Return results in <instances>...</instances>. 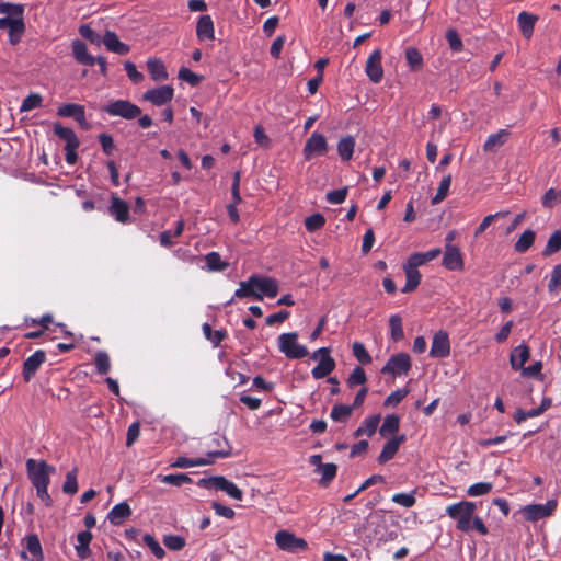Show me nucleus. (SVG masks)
Returning <instances> with one entry per match:
<instances>
[{
  "label": "nucleus",
  "instance_id": "nucleus-1",
  "mask_svg": "<svg viewBox=\"0 0 561 561\" xmlns=\"http://www.w3.org/2000/svg\"><path fill=\"white\" fill-rule=\"evenodd\" d=\"M476 504L472 502L458 503V529L463 531L476 530L480 535H486L488 528L483 520L474 516Z\"/></svg>",
  "mask_w": 561,
  "mask_h": 561
},
{
  "label": "nucleus",
  "instance_id": "nucleus-2",
  "mask_svg": "<svg viewBox=\"0 0 561 561\" xmlns=\"http://www.w3.org/2000/svg\"><path fill=\"white\" fill-rule=\"evenodd\" d=\"M197 485L205 489H216L224 491L229 496L238 501H241L243 496L242 491L234 483L230 482L222 476L203 478L198 480Z\"/></svg>",
  "mask_w": 561,
  "mask_h": 561
},
{
  "label": "nucleus",
  "instance_id": "nucleus-3",
  "mask_svg": "<svg viewBox=\"0 0 561 561\" xmlns=\"http://www.w3.org/2000/svg\"><path fill=\"white\" fill-rule=\"evenodd\" d=\"M297 339L296 332L283 333L278 336L279 351L290 359L304 358L308 354L307 348L297 343Z\"/></svg>",
  "mask_w": 561,
  "mask_h": 561
},
{
  "label": "nucleus",
  "instance_id": "nucleus-4",
  "mask_svg": "<svg viewBox=\"0 0 561 561\" xmlns=\"http://www.w3.org/2000/svg\"><path fill=\"white\" fill-rule=\"evenodd\" d=\"M277 547L290 553H298L308 549V543L304 538L297 537L288 530H279L275 535Z\"/></svg>",
  "mask_w": 561,
  "mask_h": 561
},
{
  "label": "nucleus",
  "instance_id": "nucleus-5",
  "mask_svg": "<svg viewBox=\"0 0 561 561\" xmlns=\"http://www.w3.org/2000/svg\"><path fill=\"white\" fill-rule=\"evenodd\" d=\"M102 111L111 116H119L125 119H134L141 114L140 107L127 100L112 101Z\"/></svg>",
  "mask_w": 561,
  "mask_h": 561
},
{
  "label": "nucleus",
  "instance_id": "nucleus-6",
  "mask_svg": "<svg viewBox=\"0 0 561 561\" xmlns=\"http://www.w3.org/2000/svg\"><path fill=\"white\" fill-rule=\"evenodd\" d=\"M26 467L30 479L36 489L49 484V473L55 471L53 467L48 466L45 461L36 463L33 459L27 460Z\"/></svg>",
  "mask_w": 561,
  "mask_h": 561
},
{
  "label": "nucleus",
  "instance_id": "nucleus-7",
  "mask_svg": "<svg viewBox=\"0 0 561 561\" xmlns=\"http://www.w3.org/2000/svg\"><path fill=\"white\" fill-rule=\"evenodd\" d=\"M329 150L327 138L319 133H313L305 144L302 149L304 157L307 161L313 159L316 156H324Z\"/></svg>",
  "mask_w": 561,
  "mask_h": 561
},
{
  "label": "nucleus",
  "instance_id": "nucleus-8",
  "mask_svg": "<svg viewBox=\"0 0 561 561\" xmlns=\"http://www.w3.org/2000/svg\"><path fill=\"white\" fill-rule=\"evenodd\" d=\"M411 368V358L407 353H399L389 358L382 367V374L392 376L407 375Z\"/></svg>",
  "mask_w": 561,
  "mask_h": 561
},
{
  "label": "nucleus",
  "instance_id": "nucleus-9",
  "mask_svg": "<svg viewBox=\"0 0 561 561\" xmlns=\"http://www.w3.org/2000/svg\"><path fill=\"white\" fill-rule=\"evenodd\" d=\"M557 507V502L553 500L545 504H530L523 508L524 516L531 522L550 516Z\"/></svg>",
  "mask_w": 561,
  "mask_h": 561
},
{
  "label": "nucleus",
  "instance_id": "nucleus-10",
  "mask_svg": "<svg viewBox=\"0 0 561 561\" xmlns=\"http://www.w3.org/2000/svg\"><path fill=\"white\" fill-rule=\"evenodd\" d=\"M57 114L61 117H73L79 123V125L85 130H89L91 128L90 123L85 118L84 107L82 105L75 103L62 104L58 108Z\"/></svg>",
  "mask_w": 561,
  "mask_h": 561
},
{
  "label": "nucleus",
  "instance_id": "nucleus-11",
  "mask_svg": "<svg viewBox=\"0 0 561 561\" xmlns=\"http://www.w3.org/2000/svg\"><path fill=\"white\" fill-rule=\"evenodd\" d=\"M174 90L170 85H162L144 93L142 100L152 103L156 106H161L173 99Z\"/></svg>",
  "mask_w": 561,
  "mask_h": 561
},
{
  "label": "nucleus",
  "instance_id": "nucleus-12",
  "mask_svg": "<svg viewBox=\"0 0 561 561\" xmlns=\"http://www.w3.org/2000/svg\"><path fill=\"white\" fill-rule=\"evenodd\" d=\"M381 58H382L381 50L376 49L369 55V57L366 61V67H365L366 75L368 76L370 81L374 83L380 82L383 77Z\"/></svg>",
  "mask_w": 561,
  "mask_h": 561
},
{
  "label": "nucleus",
  "instance_id": "nucleus-13",
  "mask_svg": "<svg viewBox=\"0 0 561 561\" xmlns=\"http://www.w3.org/2000/svg\"><path fill=\"white\" fill-rule=\"evenodd\" d=\"M450 353V342L445 331L435 333L430 351L432 357H446Z\"/></svg>",
  "mask_w": 561,
  "mask_h": 561
},
{
  "label": "nucleus",
  "instance_id": "nucleus-14",
  "mask_svg": "<svg viewBox=\"0 0 561 561\" xmlns=\"http://www.w3.org/2000/svg\"><path fill=\"white\" fill-rule=\"evenodd\" d=\"M251 284L261 296L263 295L274 298L278 293V284L275 279L270 277L251 276Z\"/></svg>",
  "mask_w": 561,
  "mask_h": 561
},
{
  "label": "nucleus",
  "instance_id": "nucleus-15",
  "mask_svg": "<svg viewBox=\"0 0 561 561\" xmlns=\"http://www.w3.org/2000/svg\"><path fill=\"white\" fill-rule=\"evenodd\" d=\"M46 360V353L42 350L36 351L23 363V378L28 382L35 375L39 366Z\"/></svg>",
  "mask_w": 561,
  "mask_h": 561
},
{
  "label": "nucleus",
  "instance_id": "nucleus-16",
  "mask_svg": "<svg viewBox=\"0 0 561 561\" xmlns=\"http://www.w3.org/2000/svg\"><path fill=\"white\" fill-rule=\"evenodd\" d=\"M209 447L214 448L207 453L208 457L227 458L232 454V448L225 436L215 434L210 439Z\"/></svg>",
  "mask_w": 561,
  "mask_h": 561
},
{
  "label": "nucleus",
  "instance_id": "nucleus-17",
  "mask_svg": "<svg viewBox=\"0 0 561 561\" xmlns=\"http://www.w3.org/2000/svg\"><path fill=\"white\" fill-rule=\"evenodd\" d=\"M404 442L405 435H399L388 440L378 456V462L382 465L391 460L398 453L400 445Z\"/></svg>",
  "mask_w": 561,
  "mask_h": 561
},
{
  "label": "nucleus",
  "instance_id": "nucleus-18",
  "mask_svg": "<svg viewBox=\"0 0 561 561\" xmlns=\"http://www.w3.org/2000/svg\"><path fill=\"white\" fill-rule=\"evenodd\" d=\"M196 36L199 41H213L215 38L214 23L209 15H202L196 25Z\"/></svg>",
  "mask_w": 561,
  "mask_h": 561
},
{
  "label": "nucleus",
  "instance_id": "nucleus-19",
  "mask_svg": "<svg viewBox=\"0 0 561 561\" xmlns=\"http://www.w3.org/2000/svg\"><path fill=\"white\" fill-rule=\"evenodd\" d=\"M355 145L356 141L352 135H346L340 138L336 145V150L343 162H347L353 158Z\"/></svg>",
  "mask_w": 561,
  "mask_h": 561
},
{
  "label": "nucleus",
  "instance_id": "nucleus-20",
  "mask_svg": "<svg viewBox=\"0 0 561 561\" xmlns=\"http://www.w3.org/2000/svg\"><path fill=\"white\" fill-rule=\"evenodd\" d=\"M103 43L110 51L118 55H126L129 53V46L119 41L118 36L112 32L106 31L103 36Z\"/></svg>",
  "mask_w": 561,
  "mask_h": 561
},
{
  "label": "nucleus",
  "instance_id": "nucleus-21",
  "mask_svg": "<svg viewBox=\"0 0 561 561\" xmlns=\"http://www.w3.org/2000/svg\"><path fill=\"white\" fill-rule=\"evenodd\" d=\"M530 352L529 347L525 344H520L513 348L511 353L510 363L513 369L515 370H522L524 368V365L529 359Z\"/></svg>",
  "mask_w": 561,
  "mask_h": 561
},
{
  "label": "nucleus",
  "instance_id": "nucleus-22",
  "mask_svg": "<svg viewBox=\"0 0 561 561\" xmlns=\"http://www.w3.org/2000/svg\"><path fill=\"white\" fill-rule=\"evenodd\" d=\"M72 54L81 65L93 66L95 64V58L88 53L87 45L79 39L72 42Z\"/></svg>",
  "mask_w": 561,
  "mask_h": 561
},
{
  "label": "nucleus",
  "instance_id": "nucleus-23",
  "mask_svg": "<svg viewBox=\"0 0 561 561\" xmlns=\"http://www.w3.org/2000/svg\"><path fill=\"white\" fill-rule=\"evenodd\" d=\"M110 213L117 221L126 222L128 220L129 207L126 202L117 196H113Z\"/></svg>",
  "mask_w": 561,
  "mask_h": 561
},
{
  "label": "nucleus",
  "instance_id": "nucleus-24",
  "mask_svg": "<svg viewBox=\"0 0 561 561\" xmlns=\"http://www.w3.org/2000/svg\"><path fill=\"white\" fill-rule=\"evenodd\" d=\"M455 239V231H450L446 236V245H445V254L443 257V265L448 270L456 268V248L453 244Z\"/></svg>",
  "mask_w": 561,
  "mask_h": 561
},
{
  "label": "nucleus",
  "instance_id": "nucleus-25",
  "mask_svg": "<svg viewBox=\"0 0 561 561\" xmlns=\"http://www.w3.org/2000/svg\"><path fill=\"white\" fill-rule=\"evenodd\" d=\"M538 18L534 14H530L526 11H523L518 14L517 21L518 26L520 28L522 34L526 38H530L534 33V27L537 22Z\"/></svg>",
  "mask_w": 561,
  "mask_h": 561
},
{
  "label": "nucleus",
  "instance_id": "nucleus-26",
  "mask_svg": "<svg viewBox=\"0 0 561 561\" xmlns=\"http://www.w3.org/2000/svg\"><path fill=\"white\" fill-rule=\"evenodd\" d=\"M335 368V360L330 356L321 357L319 364L312 369L314 379H322L329 376Z\"/></svg>",
  "mask_w": 561,
  "mask_h": 561
},
{
  "label": "nucleus",
  "instance_id": "nucleus-27",
  "mask_svg": "<svg viewBox=\"0 0 561 561\" xmlns=\"http://www.w3.org/2000/svg\"><path fill=\"white\" fill-rule=\"evenodd\" d=\"M147 69L154 81H163L168 79L167 68L161 59L150 58L147 61Z\"/></svg>",
  "mask_w": 561,
  "mask_h": 561
},
{
  "label": "nucleus",
  "instance_id": "nucleus-28",
  "mask_svg": "<svg viewBox=\"0 0 561 561\" xmlns=\"http://www.w3.org/2000/svg\"><path fill=\"white\" fill-rule=\"evenodd\" d=\"M131 515V510L126 502L115 505L107 515L111 524L119 525L125 518Z\"/></svg>",
  "mask_w": 561,
  "mask_h": 561
},
{
  "label": "nucleus",
  "instance_id": "nucleus-29",
  "mask_svg": "<svg viewBox=\"0 0 561 561\" xmlns=\"http://www.w3.org/2000/svg\"><path fill=\"white\" fill-rule=\"evenodd\" d=\"M54 133L66 141L67 147H79V139L71 128L64 127L60 123H56L54 125Z\"/></svg>",
  "mask_w": 561,
  "mask_h": 561
},
{
  "label": "nucleus",
  "instance_id": "nucleus-30",
  "mask_svg": "<svg viewBox=\"0 0 561 561\" xmlns=\"http://www.w3.org/2000/svg\"><path fill=\"white\" fill-rule=\"evenodd\" d=\"M440 253H442V251L438 248L432 249L424 253H421V252L413 253L412 255H410L407 264L416 268L417 266L423 265L426 262L435 260L436 257L439 256Z\"/></svg>",
  "mask_w": 561,
  "mask_h": 561
},
{
  "label": "nucleus",
  "instance_id": "nucleus-31",
  "mask_svg": "<svg viewBox=\"0 0 561 561\" xmlns=\"http://www.w3.org/2000/svg\"><path fill=\"white\" fill-rule=\"evenodd\" d=\"M508 138V131L505 129H501L497 133L491 134L484 142L485 151H496L500 147H502Z\"/></svg>",
  "mask_w": 561,
  "mask_h": 561
},
{
  "label": "nucleus",
  "instance_id": "nucleus-32",
  "mask_svg": "<svg viewBox=\"0 0 561 561\" xmlns=\"http://www.w3.org/2000/svg\"><path fill=\"white\" fill-rule=\"evenodd\" d=\"M93 536L90 530L80 531L77 536L78 545L76 546V550L78 556L81 559H85L90 556L89 545L92 540Z\"/></svg>",
  "mask_w": 561,
  "mask_h": 561
},
{
  "label": "nucleus",
  "instance_id": "nucleus-33",
  "mask_svg": "<svg viewBox=\"0 0 561 561\" xmlns=\"http://www.w3.org/2000/svg\"><path fill=\"white\" fill-rule=\"evenodd\" d=\"M380 415L376 414L373 416H369L364 421V423L355 431L354 435L356 437L367 435L371 436L375 434L379 423H380Z\"/></svg>",
  "mask_w": 561,
  "mask_h": 561
},
{
  "label": "nucleus",
  "instance_id": "nucleus-34",
  "mask_svg": "<svg viewBox=\"0 0 561 561\" xmlns=\"http://www.w3.org/2000/svg\"><path fill=\"white\" fill-rule=\"evenodd\" d=\"M404 272H405L407 282H405V285H404L402 291L411 293L419 286V284L421 282V274L415 267H413L409 264L405 265Z\"/></svg>",
  "mask_w": 561,
  "mask_h": 561
},
{
  "label": "nucleus",
  "instance_id": "nucleus-35",
  "mask_svg": "<svg viewBox=\"0 0 561 561\" xmlns=\"http://www.w3.org/2000/svg\"><path fill=\"white\" fill-rule=\"evenodd\" d=\"M400 419L396 414H390L385 417V421L379 430L382 437H388L399 431Z\"/></svg>",
  "mask_w": 561,
  "mask_h": 561
},
{
  "label": "nucleus",
  "instance_id": "nucleus-36",
  "mask_svg": "<svg viewBox=\"0 0 561 561\" xmlns=\"http://www.w3.org/2000/svg\"><path fill=\"white\" fill-rule=\"evenodd\" d=\"M548 291L554 297L561 294V264L556 265L551 271Z\"/></svg>",
  "mask_w": 561,
  "mask_h": 561
},
{
  "label": "nucleus",
  "instance_id": "nucleus-37",
  "mask_svg": "<svg viewBox=\"0 0 561 561\" xmlns=\"http://www.w3.org/2000/svg\"><path fill=\"white\" fill-rule=\"evenodd\" d=\"M411 71H419L423 67V57L415 47H408L404 51Z\"/></svg>",
  "mask_w": 561,
  "mask_h": 561
},
{
  "label": "nucleus",
  "instance_id": "nucleus-38",
  "mask_svg": "<svg viewBox=\"0 0 561 561\" xmlns=\"http://www.w3.org/2000/svg\"><path fill=\"white\" fill-rule=\"evenodd\" d=\"M451 181H453V178L450 174L446 175L445 178H443V180L440 181L439 183V186L437 188V192L435 194V196L432 198V204L433 205H437L439 203H442L448 192H449V188H450V185H451Z\"/></svg>",
  "mask_w": 561,
  "mask_h": 561
},
{
  "label": "nucleus",
  "instance_id": "nucleus-39",
  "mask_svg": "<svg viewBox=\"0 0 561 561\" xmlns=\"http://www.w3.org/2000/svg\"><path fill=\"white\" fill-rule=\"evenodd\" d=\"M236 297L243 298V297H253L257 300H262L261 294L255 290L253 287V284H251V277L247 282H241L240 287L236 290Z\"/></svg>",
  "mask_w": 561,
  "mask_h": 561
},
{
  "label": "nucleus",
  "instance_id": "nucleus-40",
  "mask_svg": "<svg viewBox=\"0 0 561 561\" xmlns=\"http://www.w3.org/2000/svg\"><path fill=\"white\" fill-rule=\"evenodd\" d=\"M353 412V407L344 404H335L331 411V419L335 422H346Z\"/></svg>",
  "mask_w": 561,
  "mask_h": 561
},
{
  "label": "nucleus",
  "instance_id": "nucleus-41",
  "mask_svg": "<svg viewBox=\"0 0 561 561\" xmlns=\"http://www.w3.org/2000/svg\"><path fill=\"white\" fill-rule=\"evenodd\" d=\"M213 463L211 459L207 458H197V459H187L185 457H179L175 462L171 465L173 468H188V467H201Z\"/></svg>",
  "mask_w": 561,
  "mask_h": 561
},
{
  "label": "nucleus",
  "instance_id": "nucleus-42",
  "mask_svg": "<svg viewBox=\"0 0 561 561\" xmlns=\"http://www.w3.org/2000/svg\"><path fill=\"white\" fill-rule=\"evenodd\" d=\"M9 31V39L12 45H16L25 32V23L23 16L16 18V22L13 24Z\"/></svg>",
  "mask_w": 561,
  "mask_h": 561
},
{
  "label": "nucleus",
  "instance_id": "nucleus-43",
  "mask_svg": "<svg viewBox=\"0 0 561 561\" xmlns=\"http://www.w3.org/2000/svg\"><path fill=\"white\" fill-rule=\"evenodd\" d=\"M535 240V232L533 230H526L522 233L518 240L515 243V250L517 252H526Z\"/></svg>",
  "mask_w": 561,
  "mask_h": 561
},
{
  "label": "nucleus",
  "instance_id": "nucleus-44",
  "mask_svg": "<svg viewBox=\"0 0 561 561\" xmlns=\"http://www.w3.org/2000/svg\"><path fill=\"white\" fill-rule=\"evenodd\" d=\"M337 471V467L334 463H324L320 467V469L317 471L321 474L320 484L327 486L335 477Z\"/></svg>",
  "mask_w": 561,
  "mask_h": 561
},
{
  "label": "nucleus",
  "instance_id": "nucleus-45",
  "mask_svg": "<svg viewBox=\"0 0 561 561\" xmlns=\"http://www.w3.org/2000/svg\"><path fill=\"white\" fill-rule=\"evenodd\" d=\"M391 339L393 341H400L403 339L402 319L399 314H393L389 319Z\"/></svg>",
  "mask_w": 561,
  "mask_h": 561
},
{
  "label": "nucleus",
  "instance_id": "nucleus-46",
  "mask_svg": "<svg viewBox=\"0 0 561 561\" xmlns=\"http://www.w3.org/2000/svg\"><path fill=\"white\" fill-rule=\"evenodd\" d=\"M77 471L78 469L75 467L66 474L62 491L67 494H76L78 492Z\"/></svg>",
  "mask_w": 561,
  "mask_h": 561
},
{
  "label": "nucleus",
  "instance_id": "nucleus-47",
  "mask_svg": "<svg viewBox=\"0 0 561 561\" xmlns=\"http://www.w3.org/2000/svg\"><path fill=\"white\" fill-rule=\"evenodd\" d=\"M325 225V218L323 215L317 213L305 219V227L309 232L317 231Z\"/></svg>",
  "mask_w": 561,
  "mask_h": 561
},
{
  "label": "nucleus",
  "instance_id": "nucleus-48",
  "mask_svg": "<svg viewBox=\"0 0 561 561\" xmlns=\"http://www.w3.org/2000/svg\"><path fill=\"white\" fill-rule=\"evenodd\" d=\"M206 264L211 271H224L228 267V263L222 262L217 252H210L205 256Z\"/></svg>",
  "mask_w": 561,
  "mask_h": 561
},
{
  "label": "nucleus",
  "instance_id": "nucleus-49",
  "mask_svg": "<svg viewBox=\"0 0 561 561\" xmlns=\"http://www.w3.org/2000/svg\"><path fill=\"white\" fill-rule=\"evenodd\" d=\"M561 249V230L554 231L549 238L543 250V255H551Z\"/></svg>",
  "mask_w": 561,
  "mask_h": 561
},
{
  "label": "nucleus",
  "instance_id": "nucleus-50",
  "mask_svg": "<svg viewBox=\"0 0 561 561\" xmlns=\"http://www.w3.org/2000/svg\"><path fill=\"white\" fill-rule=\"evenodd\" d=\"M561 203V190L549 188L543 197L542 205L547 208H552Z\"/></svg>",
  "mask_w": 561,
  "mask_h": 561
},
{
  "label": "nucleus",
  "instance_id": "nucleus-51",
  "mask_svg": "<svg viewBox=\"0 0 561 561\" xmlns=\"http://www.w3.org/2000/svg\"><path fill=\"white\" fill-rule=\"evenodd\" d=\"M94 364L98 373L102 375L108 373L111 367L110 357L103 351H100L95 354Z\"/></svg>",
  "mask_w": 561,
  "mask_h": 561
},
{
  "label": "nucleus",
  "instance_id": "nucleus-52",
  "mask_svg": "<svg viewBox=\"0 0 561 561\" xmlns=\"http://www.w3.org/2000/svg\"><path fill=\"white\" fill-rule=\"evenodd\" d=\"M367 381V376L365 374V370L357 366L353 369L352 374L347 378V385L353 388L357 385H364Z\"/></svg>",
  "mask_w": 561,
  "mask_h": 561
},
{
  "label": "nucleus",
  "instance_id": "nucleus-53",
  "mask_svg": "<svg viewBox=\"0 0 561 561\" xmlns=\"http://www.w3.org/2000/svg\"><path fill=\"white\" fill-rule=\"evenodd\" d=\"M164 546L173 551H179L184 548L185 539L178 535H168L163 538Z\"/></svg>",
  "mask_w": 561,
  "mask_h": 561
},
{
  "label": "nucleus",
  "instance_id": "nucleus-54",
  "mask_svg": "<svg viewBox=\"0 0 561 561\" xmlns=\"http://www.w3.org/2000/svg\"><path fill=\"white\" fill-rule=\"evenodd\" d=\"M179 79L190 83L192 87L198 85L201 81L203 80V77L199 75H196L195 72L191 71L190 69L182 67L179 70Z\"/></svg>",
  "mask_w": 561,
  "mask_h": 561
},
{
  "label": "nucleus",
  "instance_id": "nucleus-55",
  "mask_svg": "<svg viewBox=\"0 0 561 561\" xmlns=\"http://www.w3.org/2000/svg\"><path fill=\"white\" fill-rule=\"evenodd\" d=\"M161 482L181 486L184 483L192 482L191 478L185 473H176V474H167L161 478Z\"/></svg>",
  "mask_w": 561,
  "mask_h": 561
},
{
  "label": "nucleus",
  "instance_id": "nucleus-56",
  "mask_svg": "<svg viewBox=\"0 0 561 561\" xmlns=\"http://www.w3.org/2000/svg\"><path fill=\"white\" fill-rule=\"evenodd\" d=\"M142 539L144 542L148 546V548L158 559H162L164 557L165 552L163 548L159 545V542L154 539L153 536L146 534Z\"/></svg>",
  "mask_w": 561,
  "mask_h": 561
},
{
  "label": "nucleus",
  "instance_id": "nucleus-57",
  "mask_svg": "<svg viewBox=\"0 0 561 561\" xmlns=\"http://www.w3.org/2000/svg\"><path fill=\"white\" fill-rule=\"evenodd\" d=\"M43 98L38 93H32L26 96L21 105V112H28L33 108L39 107Z\"/></svg>",
  "mask_w": 561,
  "mask_h": 561
},
{
  "label": "nucleus",
  "instance_id": "nucleus-58",
  "mask_svg": "<svg viewBox=\"0 0 561 561\" xmlns=\"http://www.w3.org/2000/svg\"><path fill=\"white\" fill-rule=\"evenodd\" d=\"M492 490V484L490 482H478L472 484L468 490L467 494L469 496H480L488 494Z\"/></svg>",
  "mask_w": 561,
  "mask_h": 561
},
{
  "label": "nucleus",
  "instance_id": "nucleus-59",
  "mask_svg": "<svg viewBox=\"0 0 561 561\" xmlns=\"http://www.w3.org/2000/svg\"><path fill=\"white\" fill-rule=\"evenodd\" d=\"M27 550L35 557H38V560L43 559V550L39 542V539L36 535H30L26 538Z\"/></svg>",
  "mask_w": 561,
  "mask_h": 561
},
{
  "label": "nucleus",
  "instance_id": "nucleus-60",
  "mask_svg": "<svg viewBox=\"0 0 561 561\" xmlns=\"http://www.w3.org/2000/svg\"><path fill=\"white\" fill-rule=\"evenodd\" d=\"M24 8L22 4H13L9 2H0V13L10 14L12 16H23Z\"/></svg>",
  "mask_w": 561,
  "mask_h": 561
},
{
  "label": "nucleus",
  "instance_id": "nucleus-61",
  "mask_svg": "<svg viewBox=\"0 0 561 561\" xmlns=\"http://www.w3.org/2000/svg\"><path fill=\"white\" fill-rule=\"evenodd\" d=\"M352 350L354 356L357 358L358 362H360L362 364L371 363V356L368 354V352L366 351L365 346L362 343L355 342L352 346Z\"/></svg>",
  "mask_w": 561,
  "mask_h": 561
},
{
  "label": "nucleus",
  "instance_id": "nucleus-62",
  "mask_svg": "<svg viewBox=\"0 0 561 561\" xmlns=\"http://www.w3.org/2000/svg\"><path fill=\"white\" fill-rule=\"evenodd\" d=\"M508 214H510L508 211H499V213H495L492 215H488L486 217H484L482 222L479 225L474 234L476 236L481 234L496 218L506 217Z\"/></svg>",
  "mask_w": 561,
  "mask_h": 561
},
{
  "label": "nucleus",
  "instance_id": "nucleus-63",
  "mask_svg": "<svg viewBox=\"0 0 561 561\" xmlns=\"http://www.w3.org/2000/svg\"><path fill=\"white\" fill-rule=\"evenodd\" d=\"M347 196V187L330 191L327 193V201L330 204H341Z\"/></svg>",
  "mask_w": 561,
  "mask_h": 561
},
{
  "label": "nucleus",
  "instance_id": "nucleus-64",
  "mask_svg": "<svg viewBox=\"0 0 561 561\" xmlns=\"http://www.w3.org/2000/svg\"><path fill=\"white\" fill-rule=\"evenodd\" d=\"M254 139L255 141L263 148H268L271 146V139L265 134L264 128L261 125L255 126L254 128Z\"/></svg>",
  "mask_w": 561,
  "mask_h": 561
}]
</instances>
